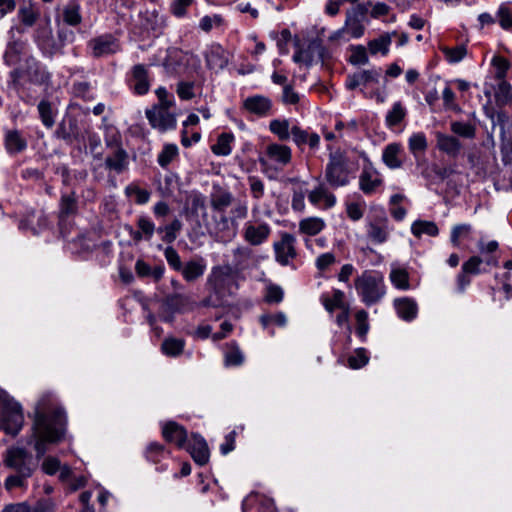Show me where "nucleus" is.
I'll return each instance as SVG.
<instances>
[{"instance_id":"obj_1","label":"nucleus","mask_w":512,"mask_h":512,"mask_svg":"<svg viewBox=\"0 0 512 512\" xmlns=\"http://www.w3.org/2000/svg\"><path fill=\"white\" fill-rule=\"evenodd\" d=\"M66 415L50 393L43 394L35 406V418L29 443L34 442L37 457L41 458L47 444L58 443L65 434Z\"/></svg>"},{"instance_id":"obj_2","label":"nucleus","mask_w":512,"mask_h":512,"mask_svg":"<svg viewBox=\"0 0 512 512\" xmlns=\"http://www.w3.org/2000/svg\"><path fill=\"white\" fill-rule=\"evenodd\" d=\"M3 464L6 468L13 471L4 481V487L7 491L14 489H25L28 479L38 467V461L24 447L10 446L3 454Z\"/></svg>"},{"instance_id":"obj_3","label":"nucleus","mask_w":512,"mask_h":512,"mask_svg":"<svg viewBox=\"0 0 512 512\" xmlns=\"http://www.w3.org/2000/svg\"><path fill=\"white\" fill-rule=\"evenodd\" d=\"M355 290L366 306L379 303L386 294V286L382 273L365 270L354 280Z\"/></svg>"},{"instance_id":"obj_4","label":"nucleus","mask_w":512,"mask_h":512,"mask_svg":"<svg viewBox=\"0 0 512 512\" xmlns=\"http://www.w3.org/2000/svg\"><path fill=\"white\" fill-rule=\"evenodd\" d=\"M0 404L2 406L0 411V430H3L6 434L16 436L24 424L22 407L20 403L2 389H0Z\"/></svg>"},{"instance_id":"obj_5","label":"nucleus","mask_w":512,"mask_h":512,"mask_svg":"<svg viewBox=\"0 0 512 512\" xmlns=\"http://www.w3.org/2000/svg\"><path fill=\"white\" fill-rule=\"evenodd\" d=\"M325 179L333 188L343 187L349 184V171L347 159L343 153L337 151L330 154L329 162L325 169Z\"/></svg>"},{"instance_id":"obj_6","label":"nucleus","mask_w":512,"mask_h":512,"mask_svg":"<svg viewBox=\"0 0 512 512\" xmlns=\"http://www.w3.org/2000/svg\"><path fill=\"white\" fill-rule=\"evenodd\" d=\"M365 227L367 239L373 244H383L390 238L392 228L390 227L388 217L383 211L372 217H367Z\"/></svg>"},{"instance_id":"obj_7","label":"nucleus","mask_w":512,"mask_h":512,"mask_svg":"<svg viewBox=\"0 0 512 512\" xmlns=\"http://www.w3.org/2000/svg\"><path fill=\"white\" fill-rule=\"evenodd\" d=\"M368 12L365 4H357L351 9L347 10L344 22V29L348 36L357 39L364 35L365 26L364 21Z\"/></svg>"},{"instance_id":"obj_8","label":"nucleus","mask_w":512,"mask_h":512,"mask_svg":"<svg viewBox=\"0 0 512 512\" xmlns=\"http://www.w3.org/2000/svg\"><path fill=\"white\" fill-rule=\"evenodd\" d=\"M383 185L381 173L374 167L373 163L366 158L359 176V189L366 195H371Z\"/></svg>"},{"instance_id":"obj_9","label":"nucleus","mask_w":512,"mask_h":512,"mask_svg":"<svg viewBox=\"0 0 512 512\" xmlns=\"http://www.w3.org/2000/svg\"><path fill=\"white\" fill-rule=\"evenodd\" d=\"M87 48L92 57L100 58L116 53L119 50V43L113 35L103 34L90 39Z\"/></svg>"},{"instance_id":"obj_10","label":"nucleus","mask_w":512,"mask_h":512,"mask_svg":"<svg viewBox=\"0 0 512 512\" xmlns=\"http://www.w3.org/2000/svg\"><path fill=\"white\" fill-rule=\"evenodd\" d=\"M271 226L266 222L248 221L243 227V239L252 246H260L264 244L270 234Z\"/></svg>"},{"instance_id":"obj_11","label":"nucleus","mask_w":512,"mask_h":512,"mask_svg":"<svg viewBox=\"0 0 512 512\" xmlns=\"http://www.w3.org/2000/svg\"><path fill=\"white\" fill-rule=\"evenodd\" d=\"M195 62L199 63V59L192 54L183 52L178 49L169 50L168 55L163 63L167 73L171 75H180L185 71V65Z\"/></svg>"},{"instance_id":"obj_12","label":"nucleus","mask_w":512,"mask_h":512,"mask_svg":"<svg viewBox=\"0 0 512 512\" xmlns=\"http://www.w3.org/2000/svg\"><path fill=\"white\" fill-rule=\"evenodd\" d=\"M146 117L151 126L160 131L173 129L176 126V118L174 114L169 111V107L154 106L152 109L146 111Z\"/></svg>"},{"instance_id":"obj_13","label":"nucleus","mask_w":512,"mask_h":512,"mask_svg":"<svg viewBox=\"0 0 512 512\" xmlns=\"http://www.w3.org/2000/svg\"><path fill=\"white\" fill-rule=\"evenodd\" d=\"M295 243V236L287 232L281 235L280 241L274 243L275 258L278 263L286 266L291 260L296 258Z\"/></svg>"},{"instance_id":"obj_14","label":"nucleus","mask_w":512,"mask_h":512,"mask_svg":"<svg viewBox=\"0 0 512 512\" xmlns=\"http://www.w3.org/2000/svg\"><path fill=\"white\" fill-rule=\"evenodd\" d=\"M291 157V149L288 146L273 143L266 148V159L260 158L259 162L262 166H266L268 162H273L280 167H284L290 163Z\"/></svg>"},{"instance_id":"obj_15","label":"nucleus","mask_w":512,"mask_h":512,"mask_svg":"<svg viewBox=\"0 0 512 512\" xmlns=\"http://www.w3.org/2000/svg\"><path fill=\"white\" fill-rule=\"evenodd\" d=\"M4 146L6 152L11 155H18L28 147V141L23 132L17 129H7L4 132Z\"/></svg>"},{"instance_id":"obj_16","label":"nucleus","mask_w":512,"mask_h":512,"mask_svg":"<svg viewBox=\"0 0 512 512\" xmlns=\"http://www.w3.org/2000/svg\"><path fill=\"white\" fill-rule=\"evenodd\" d=\"M130 87L137 95H144L149 91V74L148 69L144 65L137 64L132 68Z\"/></svg>"},{"instance_id":"obj_17","label":"nucleus","mask_w":512,"mask_h":512,"mask_svg":"<svg viewBox=\"0 0 512 512\" xmlns=\"http://www.w3.org/2000/svg\"><path fill=\"white\" fill-rule=\"evenodd\" d=\"M187 450L191 457L200 466L206 465L210 458V452L205 439L199 434H193Z\"/></svg>"},{"instance_id":"obj_18","label":"nucleus","mask_w":512,"mask_h":512,"mask_svg":"<svg viewBox=\"0 0 512 512\" xmlns=\"http://www.w3.org/2000/svg\"><path fill=\"white\" fill-rule=\"evenodd\" d=\"M206 66L214 71L224 69L228 64L227 52L219 44L211 45L204 54Z\"/></svg>"},{"instance_id":"obj_19","label":"nucleus","mask_w":512,"mask_h":512,"mask_svg":"<svg viewBox=\"0 0 512 512\" xmlns=\"http://www.w3.org/2000/svg\"><path fill=\"white\" fill-rule=\"evenodd\" d=\"M382 161L389 169H400L403 166L402 146L399 143H390L385 146L382 152Z\"/></svg>"},{"instance_id":"obj_20","label":"nucleus","mask_w":512,"mask_h":512,"mask_svg":"<svg viewBox=\"0 0 512 512\" xmlns=\"http://www.w3.org/2000/svg\"><path fill=\"white\" fill-rule=\"evenodd\" d=\"M206 271V262L202 257L191 259L182 266L181 273L183 279L187 282H195L200 279Z\"/></svg>"},{"instance_id":"obj_21","label":"nucleus","mask_w":512,"mask_h":512,"mask_svg":"<svg viewBox=\"0 0 512 512\" xmlns=\"http://www.w3.org/2000/svg\"><path fill=\"white\" fill-rule=\"evenodd\" d=\"M233 267L231 265H220L213 267L208 277V282L213 286L217 293L225 287L228 280L232 278Z\"/></svg>"},{"instance_id":"obj_22","label":"nucleus","mask_w":512,"mask_h":512,"mask_svg":"<svg viewBox=\"0 0 512 512\" xmlns=\"http://www.w3.org/2000/svg\"><path fill=\"white\" fill-rule=\"evenodd\" d=\"M162 435L168 442H174L178 447H184L187 440L186 429L174 421L167 422L162 427Z\"/></svg>"},{"instance_id":"obj_23","label":"nucleus","mask_w":512,"mask_h":512,"mask_svg":"<svg viewBox=\"0 0 512 512\" xmlns=\"http://www.w3.org/2000/svg\"><path fill=\"white\" fill-rule=\"evenodd\" d=\"M437 148L451 157H457L462 149L461 142L454 136L436 133Z\"/></svg>"},{"instance_id":"obj_24","label":"nucleus","mask_w":512,"mask_h":512,"mask_svg":"<svg viewBox=\"0 0 512 512\" xmlns=\"http://www.w3.org/2000/svg\"><path fill=\"white\" fill-rule=\"evenodd\" d=\"M244 107L250 113L258 116H265L268 114L272 107L271 100L265 96L256 95L248 97L244 101Z\"/></svg>"},{"instance_id":"obj_25","label":"nucleus","mask_w":512,"mask_h":512,"mask_svg":"<svg viewBox=\"0 0 512 512\" xmlns=\"http://www.w3.org/2000/svg\"><path fill=\"white\" fill-rule=\"evenodd\" d=\"M379 76L380 72L377 70H362L348 76L346 86L348 89L353 90L360 85H366L370 82L377 83Z\"/></svg>"},{"instance_id":"obj_26","label":"nucleus","mask_w":512,"mask_h":512,"mask_svg":"<svg viewBox=\"0 0 512 512\" xmlns=\"http://www.w3.org/2000/svg\"><path fill=\"white\" fill-rule=\"evenodd\" d=\"M308 200L315 206H318L323 201L324 208L326 209L332 208L336 204V197L322 184L310 191Z\"/></svg>"},{"instance_id":"obj_27","label":"nucleus","mask_w":512,"mask_h":512,"mask_svg":"<svg viewBox=\"0 0 512 512\" xmlns=\"http://www.w3.org/2000/svg\"><path fill=\"white\" fill-rule=\"evenodd\" d=\"M105 166L107 169L113 170L118 174L122 173L128 166L127 152L123 148L118 147L112 155L107 156Z\"/></svg>"},{"instance_id":"obj_28","label":"nucleus","mask_w":512,"mask_h":512,"mask_svg":"<svg viewBox=\"0 0 512 512\" xmlns=\"http://www.w3.org/2000/svg\"><path fill=\"white\" fill-rule=\"evenodd\" d=\"M325 227L326 223L320 217H306L299 221V233L307 236L318 235Z\"/></svg>"},{"instance_id":"obj_29","label":"nucleus","mask_w":512,"mask_h":512,"mask_svg":"<svg viewBox=\"0 0 512 512\" xmlns=\"http://www.w3.org/2000/svg\"><path fill=\"white\" fill-rule=\"evenodd\" d=\"M394 305L399 317L405 321H411L417 315V304L410 298L396 299Z\"/></svg>"},{"instance_id":"obj_30","label":"nucleus","mask_w":512,"mask_h":512,"mask_svg":"<svg viewBox=\"0 0 512 512\" xmlns=\"http://www.w3.org/2000/svg\"><path fill=\"white\" fill-rule=\"evenodd\" d=\"M81 7L76 0L69 1L63 8V21L70 26H77L82 22Z\"/></svg>"},{"instance_id":"obj_31","label":"nucleus","mask_w":512,"mask_h":512,"mask_svg":"<svg viewBox=\"0 0 512 512\" xmlns=\"http://www.w3.org/2000/svg\"><path fill=\"white\" fill-rule=\"evenodd\" d=\"M182 222L175 218L169 224L162 225L157 228L159 234H163L161 239L167 244H172L178 237V234L182 230Z\"/></svg>"},{"instance_id":"obj_32","label":"nucleus","mask_w":512,"mask_h":512,"mask_svg":"<svg viewBox=\"0 0 512 512\" xmlns=\"http://www.w3.org/2000/svg\"><path fill=\"white\" fill-rule=\"evenodd\" d=\"M233 195L226 190L217 189L211 194V206L217 212H224L232 204Z\"/></svg>"},{"instance_id":"obj_33","label":"nucleus","mask_w":512,"mask_h":512,"mask_svg":"<svg viewBox=\"0 0 512 512\" xmlns=\"http://www.w3.org/2000/svg\"><path fill=\"white\" fill-rule=\"evenodd\" d=\"M233 264L236 269H243L247 266L248 262L253 258V250L244 245H238L232 251Z\"/></svg>"},{"instance_id":"obj_34","label":"nucleus","mask_w":512,"mask_h":512,"mask_svg":"<svg viewBox=\"0 0 512 512\" xmlns=\"http://www.w3.org/2000/svg\"><path fill=\"white\" fill-rule=\"evenodd\" d=\"M185 341L181 338L168 337L161 345L162 352L169 357H177L182 354Z\"/></svg>"},{"instance_id":"obj_35","label":"nucleus","mask_w":512,"mask_h":512,"mask_svg":"<svg viewBox=\"0 0 512 512\" xmlns=\"http://www.w3.org/2000/svg\"><path fill=\"white\" fill-rule=\"evenodd\" d=\"M411 232L416 237H421L423 234L437 236L439 229L433 221L417 220L412 223Z\"/></svg>"},{"instance_id":"obj_36","label":"nucleus","mask_w":512,"mask_h":512,"mask_svg":"<svg viewBox=\"0 0 512 512\" xmlns=\"http://www.w3.org/2000/svg\"><path fill=\"white\" fill-rule=\"evenodd\" d=\"M234 141L232 133H222L217 142L211 147L212 152L219 156H228L232 152L231 144Z\"/></svg>"},{"instance_id":"obj_37","label":"nucleus","mask_w":512,"mask_h":512,"mask_svg":"<svg viewBox=\"0 0 512 512\" xmlns=\"http://www.w3.org/2000/svg\"><path fill=\"white\" fill-rule=\"evenodd\" d=\"M344 292L339 290V289H335L333 290V294L331 297L329 296H326V295H323L322 296V303L325 307V309L332 313L335 309H343L345 307H348L345 302H344Z\"/></svg>"},{"instance_id":"obj_38","label":"nucleus","mask_w":512,"mask_h":512,"mask_svg":"<svg viewBox=\"0 0 512 512\" xmlns=\"http://www.w3.org/2000/svg\"><path fill=\"white\" fill-rule=\"evenodd\" d=\"M392 42L391 35L388 33L382 34L376 39L371 40L368 43L369 52L372 55L377 53H381L382 55H386L389 52V47Z\"/></svg>"},{"instance_id":"obj_39","label":"nucleus","mask_w":512,"mask_h":512,"mask_svg":"<svg viewBox=\"0 0 512 512\" xmlns=\"http://www.w3.org/2000/svg\"><path fill=\"white\" fill-rule=\"evenodd\" d=\"M473 228L470 224L463 223L457 224L452 227L450 241L455 247H459L460 242L465 239H470Z\"/></svg>"},{"instance_id":"obj_40","label":"nucleus","mask_w":512,"mask_h":512,"mask_svg":"<svg viewBox=\"0 0 512 512\" xmlns=\"http://www.w3.org/2000/svg\"><path fill=\"white\" fill-rule=\"evenodd\" d=\"M391 283L400 290H408L410 288L409 284V274L405 269L402 268H393L389 275Z\"/></svg>"},{"instance_id":"obj_41","label":"nucleus","mask_w":512,"mask_h":512,"mask_svg":"<svg viewBox=\"0 0 512 512\" xmlns=\"http://www.w3.org/2000/svg\"><path fill=\"white\" fill-rule=\"evenodd\" d=\"M23 70L30 81L38 82L43 80V71L41 70L39 62L35 58H27L25 61V68Z\"/></svg>"},{"instance_id":"obj_42","label":"nucleus","mask_w":512,"mask_h":512,"mask_svg":"<svg viewBox=\"0 0 512 512\" xmlns=\"http://www.w3.org/2000/svg\"><path fill=\"white\" fill-rule=\"evenodd\" d=\"M406 116V109L401 102H395L386 115V124L388 127L398 125Z\"/></svg>"},{"instance_id":"obj_43","label":"nucleus","mask_w":512,"mask_h":512,"mask_svg":"<svg viewBox=\"0 0 512 512\" xmlns=\"http://www.w3.org/2000/svg\"><path fill=\"white\" fill-rule=\"evenodd\" d=\"M270 131L277 135L282 141L288 140L290 137V124L288 120H272L269 124Z\"/></svg>"},{"instance_id":"obj_44","label":"nucleus","mask_w":512,"mask_h":512,"mask_svg":"<svg viewBox=\"0 0 512 512\" xmlns=\"http://www.w3.org/2000/svg\"><path fill=\"white\" fill-rule=\"evenodd\" d=\"M451 131L464 138L473 139L476 135V128L470 123L454 121L450 124Z\"/></svg>"},{"instance_id":"obj_45","label":"nucleus","mask_w":512,"mask_h":512,"mask_svg":"<svg viewBox=\"0 0 512 512\" xmlns=\"http://www.w3.org/2000/svg\"><path fill=\"white\" fill-rule=\"evenodd\" d=\"M259 321L264 329H267L271 324H275L279 327H285L287 324V317L283 312H277L276 314H262L259 317Z\"/></svg>"},{"instance_id":"obj_46","label":"nucleus","mask_w":512,"mask_h":512,"mask_svg":"<svg viewBox=\"0 0 512 512\" xmlns=\"http://www.w3.org/2000/svg\"><path fill=\"white\" fill-rule=\"evenodd\" d=\"M408 145L413 154L424 152L428 146L425 134L422 132L412 134L408 140Z\"/></svg>"},{"instance_id":"obj_47","label":"nucleus","mask_w":512,"mask_h":512,"mask_svg":"<svg viewBox=\"0 0 512 512\" xmlns=\"http://www.w3.org/2000/svg\"><path fill=\"white\" fill-rule=\"evenodd\" d=\"M495 97L502 104L512 102V86L504 79L500 80L495 91Z\"/></svg>"},{"instance_id":"obj_48","label":"nucleus","mask_w":512,"mask_h":512,"mask_svg":"<svg viewBox=\"0 0 512 512\" xmlns=\"http://www.w3.org/2000/svg\"><path fill=\"white\" fill-rule=\"evenodd\" d=\"M178 154V148L174 144H167L158 155V164L167 167Z\"/></svg>"},{"instance_id":"obj_49","label":"nucleus","mask_w":512,"mask_h":512,"mask_svg":"<svg viewBox=\"0 0 512 512\" xmlns=\"http://www.w3.org/2000/svg\"><path fill=\"white\" fill-rule=\"evenodd\" d=\"M442 51L449 63H458L467 54V49L464 45H458L453 48L444 47Z\"/></svg>"},{"instance_id":"obj_50","label":"nucleus","mask_w":512,"mask_h":512,"mask_svg":"<svg viewBox=\"0 0 512 512\" xmlns=\"http://www.w3.org/2000/svg\"><path fill=\"white\" fill-rule=\"evenodd\" d=\"M38 112L44 126L50 128L54 125V117L51 104L47 100H42L38 104Z\"/></svg>"},{"instance_id":"obj_51","label":"nucleus","mask_w":512,"mask_h":512,"mask_svg":"<svg viewBox=\"0 0 512 512\" xmlns=\"http://www.w3.org/2000/svg\"><path fill=\"white\" fill-rule=\"evenodd\" d=\"M244 361V355L236 344H232L225 353L226 366H239Z\"/></svg>"},{"instance_id":"obj_52","label":"nucleus","mask_w":512,"mask_h":512,"mask_svg":"<svg viewBox=\"0 0 512 512\" xmlns=\"http://www.w3.org/2000/svg\"><path fill=\"white\" fill-rule=\"evenodd\" d=\"M137 227L144 235V239L149 241L152 239L155 231H157L154 222L147 216H140L137 219Z\"/></svg>"},{"instance_id":"obj_53","label":"nucleus","mask_w":512,"mask_h":512,"mask_svg":"<svg viewBox=\"0 0 512 512\" xmlns=\"http://www.w3.org/2000/svg\"><path fill=\"white\" fill-rule=\"evenodd\" d=\"M496 17H497V20H498L500 26L504 30L512 29V11L507 5L502 4L498 8Z\"/></svg>"},{"instance_id":"obj_54","label":"nucleus","mask_w":512,"mask_h":512,"mask_svg":"<svg viewBox=\"0 0 512 512\" xmlns=\"http://www.w3.org/2000/svg\"><path fill=\"white\" fill-rule=\"evenodd\" d=\"M146 21L149 25L150 29L154 32L160 33L163 28L166 26V19L163 15L159 14L157 11H152L147 13Z\"/></svg>"},{"instance_id":"obj_55","label":"nucleus","mask_w":512,"mask_h":512,"mask_svg":"<svg viewBox=\"0 0 512 512\" xmlns=\"http://www.w3.org/2000/svg\"><path fill=\"white\" fill-rule=\"evenodd\" d=\"M53 36L52 28L47 23L43 26H39L35 33V41L39 48H48L47 41Z\"/></svg>"},{"instance_id":"obj_56","label":"nucleus","mask_w":512,"mask_h":512,"mask_svg":"<svg viewBox=\"0 0 512 512\" xmlns=\"http://www.w3.org/2000/svg\"><path fill=\"white\" fill-rule=\"evenodd\" d=\"M164 256L169 266L179 272L182 270L183 263L181 261L179 253L172 246H167L164 250Z\"/></svg>"},{"instance_id":"obj_57","label":"nucleus","mask_w":512,"mask_h":512,"mask_svg":"<svg viewBox=\"0 0 512 512\" xmlns=\"http://www.w3.org/2000/svg\"><path fill=\"white\" fill-rule=\"evenodd\" d=\"M355 318L357 322L356 333L360 338L365 339L369 331L368 313L365 310H359L356 312Z\"/></svg>"},{"instance_id":"obj_58","label":"nucleus","mask_w":512,"mask_h":512,"mask_svg":"<svg viewBox=\"0 0 512 512\" xmlns=\"http://www.w3.org/2000/svg\"><path fill=\"white\" fill-rule=\"evenodd\" d=\"M369 361L366 350L364 348H358L354 354L348 358L349 366L352 369H359L364 367Z\"/></svg>"},{"instance_id":"obj_59","label":"nucleus","mask_w":512,"mask_h":512,"mask_svg":"<svg viewBox=\"0 0 512 512\" xmlns=\"http://www.w3.org/2000/svg\"><path fill=\"white\" fill-rule=\"evenodd\" d=\"M165 453V447L157 442L150 443L146 448V458L154 463L159 462Z\"/></svg>"},{"instance_id":"obj_60","label":"nucleus","mask_w":512,"mask_h":512,"mask_svg":"<svg viewBox=\"0 0 512 512\" xmlns=\"http://www.w3.org/2000/svg\"><path fill=\"white\" fill-rule=\"evenodd\" d=\"M22 44L18 42L10 43L4 53V62L8 66L14 65L18 61V56L21 52Z\"/></svg>"},{"instance_id":"obj_61","label":"nucleus","mask_w":512,"mask_h":512,"mask_svg":"<svg viewBox=\"0 0 512 512\" xmlns=\"http://www.w3.org/2000/svg\"><path fill=\"white\" fill-rule=\"evenodd\" d=\"M335 263H336V256L332 252H326V253L320 254L315 259V266L321 272L328 270Z\"/></svg>"},{"instance_id":"obj_62","label":"nucleus","mask_w":512,"mask_h":512,"mask_svg":"<svg viewBox=\"0 0 512 512\" xmlns=\"http://www.w3.org/2000/svg\"><path fill=\"white\" fill-rule=\"evenodd\" d=\"M126 193L130 196H135V201L138 204H145L149 201L150 198L149 191L133 184L126 187Z\"/></svg>"},{"instance_id":"obj_63","label":"nucleus","mask_w":512,"mask_h":512,"mask_svg":"<svg viewBox=\"0 0 512 512\" xmlns=\"http://www.w3.org/2000/svg\"><path fill=\"white\" fill-rule=\"evenodd\" d=\"M21 22L28 27L34 25L37 20L38 14L33 10L31 6H23L18 11Z\"/></svg>"},{"instance_id":"obj_64","label":"nucleus","mask_w":512,"mask_h":512,"mask_svg":"<svg viewBox=\"0 0 512 512\" xmlns=\"http://www.w3.org/2000/svg\"><path fill=\"white\" fill-rule=\"evenodd\" d=\"M492 65L495 67L496 69V78L498 80H502L505 78L506 76V73L510 67V64L509 62L507 61V59H505L504 57H501V56H494L492 58Z\"/></svg>"}]
</instances>
